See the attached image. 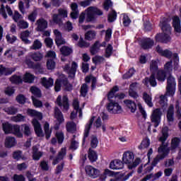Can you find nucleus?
Segmentation results:
<instances>
[{
  "label": "nucleus",
  "instance_id": "39448f33",
  "mask_svg": "<svg viewBox=\"0 0 181 181\" xmlns=\"http://www.w3.org/2000/svg\"><path fill=\"white\" fill-rule=\"evenodd\" d=\"M159 26L164 34L168 35V36L172 35V26H170V23H169V18L163 17L160 21Z\"/></svg>",
  "mask_w": 181,
  "mask_h": 181
},
{
  "label": "nucleus",
  "instance_id": "0eeeda50",
  "mask_svg": "<svg viewBox=\"0 0 181 181\" xmlns=\"http://www.w3.org/2000/svg\"><path fill=\"white\" fill-rule=\"evenodd\" d=\"M162 117V111L159 109H155L151 116V122L154 123V127L156 128V127L159 126V124H160V118Z\"/></svg>",
  "mask_w": 181,
  "mask_h": 181
},
{
  "label": "nucleus",
  "instance_id": "774afa93",
  "mask_svg": "<svg viewBox=\"0 0 181 181\" xmlns=\"http://www.w3.org/2000/svg\"><path fill=\"white\" fill-rule=\"evenodd\" d=\"M58 15L59 16H62V18H67V16H68L67 10L64 8H59Z\"/></svg>",
  "mask_w": 181,
  "mask_h": 181
},
{
  "label": "nucleus",
  "instance_id": "4c0bfd02",
  "mask_svg": "<svg viewBox=\"0 0 181 181\" xmlns=\"http://www.w3.org/2000/svg\"><path fill=\"white\" fill-rule=\"evenodd\" d=\"M73 107L75 111L76 112H78L79 114V117L81 118L83 117V112L81 109L80 108V103H78V100L75 99L73 102Z\"/></svg>",
  "mask_w": 181,
  "mask_h": 181
},
{
  "label": "nucleus",
  "instance_id": "0e129e2a",
  "mask_svg": "<svg viewBox=\"0 0 181 181\" xmlns=\"http://www.w3.org/2000/svg\"><path fill=\"white\" fill-rule=\"evenodd\" d=\"M22 127L23 128L24 134L26 135V136H30V134H32L30 127L28 124H23Z\"/></svg>",
  "mask_w": 181,
  "mask_h": 181
},
{
  "label": "nucleus",
  "instance_id": "9d476101",
  "mask_svg": "<svg viewBox=\"0 0 181 181\" xmlns=\"http://www.w3.org/2000/svg\"><path fill=\"white\" fill-rule=\"evenodd\" d=\"M156 43H169L172 38L170 35L163 33H157L155 36Z\"/></svg>",
  "mask_w": 181,
  "mask_h": 181
},
{
  "label": "nucleus",
  "instance_id": "09e8293b",
  "mask_svg": "<svg viewBox=\"0 0 181 181\" xmlns=\"http://www.w3.org/2000/svg\"><path fill=\"white\" fill-rule=\"evenodd\" d=\"M10 81L13 84H21V83H22V76H17V75H13L10 78Z\"/></svg>",
  "mask_w": 181,
  "mask_h": 181
},
{
  "label": "nucleus",
  "instance_id": "a19ab883",
  "mask_svg": "<svg viewBox=\"0 0 181 181\" xmlns=\"http://www.w3.org/2000/svg\"><path fill=\"white\" fill-rule=\"evenodd\" d=\"M156 78L158 81L163 83V81L166 80V72L163 70L158 71L156 75Z\"/></svg>",
  "mask_w": 181,
  "mask_h": 181
},
{
  "label": "nucleus",
  "instance_id": "69168bd1",
  "mask_svg": "<svg viewBox=\"0 0 181 181\" xmlns=\"http://www.w3.org/2000/svg\"><path fill=\"white\" fill-rule=\"evenodd\" d=\"M150 144H151V142L149 141V139H144L142 141L139 148L141 149H145V148H148Z\"/></svg>",
  "mask_w": 181,
  "mask_h": 181
},
{
  "label": "nucleus",
  "instance_id": "58836bf2",
  "mask_svg": "<svg viewBox=\"0 0 181 181\" xmlns=\"http://www.w3.org/2000/svg\"><path fill=\"white\" fill-rule=\"evenodd\" d=\"M66 129L67 132H71V133L76 132V123H74V122H66Z\"/></svg>",
  "mask_w": 181,
  "mask_h": 181
},
{
  "label": "nucleus",
  "instance_id": "c85d7f7f",
  "mask_svg": "<svg viewBox=\"0 0 181 181\" xmlns=\"http://www.w3.org/2000/svg\"><path fill=\"white\" fill-rule=\"evenodd\" d=\"M29 35H30V32H29L28 30H26L21 34V39L24 42L25 45H30V40L28 39V37H29Z\"/></svg>",
  "mask_w": 181,
  "mask_h": 181
},
{
  "label": "nucleus",
  "instance_id": "bf43d9fd",
  "mask_svg": "<svg viewBox=\"0 0 181 181\" xmlns=\"http://www.w3.org/2000/svg\"><path fill=\"white\" fill-rule=\"evenodd\" d=\"M54 90L57 92L60 91V90H62V75L55 81Z\"/></svg>",
  "mask_w": 181,
  "mask_h": 181
},
{
  "label": "nucleus",
  "instance_id": "338daca9",
  "mask_svg": "<svg viewBox=\"0 0 181 181\" xmlns=\"http://www.w3.org/2000/svg\"><path fill=\"white\" fill-rule=\"evenodd\" d=\"M36 18H37V11L35 10L28 16V21L33 23L36 21Z\"/></svg>",
  "mask_w": 181,
  "mask_h": 181
},
{
  "label": "nucleus",
  "instance_id": "c9c22d12",
  "mask_svg": "<svg viewBox=\"0 0 181 181\" xmlns=\"http://www.w3.org/2000/svg\"><path fill=\"white\" fill-rule=\"evenodd\" d=\"M168 95L166 93L165 95H162L160 96V105L164 108V110H166V107H168Z\"/></svg>",
  "mask_w": 181,
  "mask_h": 181
},
{
  "label": "nucleus",
  "instance_id": "3c124183",
  "mask_svg": "<svg viewBox=\"0 0 181 181\" xmlns=\"http://www.w3.org/2000/svg\"><path fill=\"white\" fill-rule=\"evenodd\" d=\"M150 71L152 74H155V72L158 71V62L155 60H152L150 63Z\"/></svg>",
  "mask_w": 181,
  "mask_h": 181
},
{
  "label": "nucleus",
  "instance_id": "bb28decb",
  "mask_svg": "<svg viewBox=\"0 0 181 181\" xmlns=\"http://www.w3.org/2000/svg\"><path fill=\"white\" fill-rule=\"evenodd\" d=\"M41 83L43 87H45V88H50V87H52L54 81L52 78L47 79L46 78L44 77L41 78Z\"/></svg>",
  "mask_w": 181,
  "mask_h": 181
},
{
  "label": "nucleus",
  "instance_id": "412c9836",
  "mask_svg": "<svg viewBox=\"0 0 181 181\" xmlns=\"http://www.w3.org/2000/svg\"><path fill=\"white\" fill-rule=\"evenodd\" d=\"M156 52L160 54V56H163V57H166L167 59H170L172 57V52L169 49H162L160 47H156Z\"/></svg>",
  "mask_w": 181,
  "mask_h": 181
},
{
  "label": "nucleus",
  "instance_id": "1a4fd4ad",
  "mask_svg": "<svg viewBox=\"0 0 181 181\" xmlns=\"http://www.w3.org/2000/svg\"><path fill=\"white\" fill-rule=\"evenodd\" d=\"M57 104L59 107H63L64 111L69 110V98L67 96L64 95L62 98V95H59L57 98Z\"/></svg>",
  "mask_w": 181,
  "mask_h": 181
},
{
  "label": "nucleus",
  "instance_id": "f8f14e48",
  "mask_svg": "<svg viewBox=\"0 0 181 181\" xmlns=\"http://www.w3.org/2000/svg\"><path fill=\"white\" fill-rule=\"evenodd\" d=\"M110 168L113 170H121V169H124V163L119 159L113 160L110 162Z\"/></svg>",
  "mask_w": 181,
  "mask_h": 181
},
{
  "label": "nucleus",
  "instance_id": "680f3d73",
  "mask_svg": "<svg viewBox=\"0 0 181 181\" xmlns=\"http://www.w3.org/2000/svg\"><path fill=\"white\" fill-rule=\"evenodd\" d=\"M18 26L20 29H28L29 28V23L23 20H21L18 23Z\"/></svg>",
  "mask_w": 181,
  "mask_h": 181
},
{
  "label": "nucleus",
  "instance_id": "72a5a7b5",
  "mask_svg": "<svg viewBox=\"0 0 181 181\" xmlns=\"http://www.w3.org/2000/svg\"><path fill=\"white\" fill-rule=\"evenodd\" d=\"M97 33L94 30H88L85 33V40H88L89 42L95 39Z\"/></svg>",
  "mask_w": 181,
  "mask_h": 181
},
{
  "label": "nucleus",
  "instance_id": "f704fd0d",
  "mask_svg": "<svg viewBox=\"0 0 181 181\" xmlns=\"http://www.w3.org/2000/svg\"><path fill=\"white\" fill-rule=\"evenodd\" d=\"M112 6H114V3L111 0H105L103 4V8L106 12H108L110 9H113Z\"/></svg>",
  "mask_w": 181,
  "mask_h": 181
},
{
  "label": "nucleus",
  "instance_id": "6e6552de",
  "mask_svg": "<svg viewBox=\"0 0 181 181\" xmlns=\"http://www.w3.org/2000/svg\"><path fill=\"white\" fill-rule=\"evenodd\" d=\"M172 26L174 29L175 35L181 33V20L179 16H173L172 17Z\"/></svg>",
  "mask_w": 181,
  "mask_h": 181
},
{
  "label": "nucleus",
  "instance_id": "c756f323",
  "mask_svg": "<svg viewBox=\"0 0 181 181\" xmlns=\"http://www.w3.org/2000/svg\"><path fill=\"white\" fill-rule=\"evenodd\" d=\"M16 145V140L13 137L8 136L5 140L6 148H12Z\"/></svg>",
  "mask_w": 181,
  "mask_h": 181
},
{
  "label": "nucleus",
  "instance_id": "e433bc0d",
  "mask_svg": "<svg viewBox=\"0 0 181 181\" xmlns=\"http://www.w3.org/2000/svg\"><path fill=\"white\" fill-rule=\"evenodd\" d=\"M4 112H6L8 115H15V114L18 113V108L14 106H11L8 107H5L3 109Z\"/></svg>",
  "mask_w": 181,
  "mask_h": 181
},
{
  "label": "nucleus",
  "instance_id": "13d9d810",
  "mask_svg": "<svg viewBox=\"0 0 181 181\" xmlns=\"http://www.w3.org/2000/svg\"><path fill=\"white\" fill-rule=\"evenodd\" d=\"M28 166H29L28 163H22L17 164L16 169L17 170L22 172L23 170H26V169H28Z\"/></svg>",
  "mask_w": 181,
  "mask_h": 181
},
{
  "label": "nucleus",
  "instance_id": "c03bdc74",
  "mask_svg": "<svg viewBox=\"0 0 181 181\" xmlns=\"http://www.w3.org/2000/svg\"><path fill=\"white\" fill-rule=\"evenodd\" d=\"M13 158L16 160H21V159L23 160H26V158L23 156L22 151H14L13 153Z\"/></svg>",
  "mask_w": 181,
  "mask_h": 181
},
{
  "label": "nucleus",
  "instance_id": "393cba45",
  "mask_svg": "<svg viewBox=\"0 0 181 181\" xmlns=\"http://www.w3.org/2000/svg\"><path fill=\"white\" fill-rule=\"evenodd\" d=\"M27 114L30 117H33L34 118H37V119H42L43 118V115L40 112H37L33 109H28Z\"/></svg>",
  "mask_w": 181,
  "mask_h": 181
},
{
  "label": "nucleus",
  "instance_id": "4468645a",
  "mask_svg": "<svg viewBox=\"0 0 181 181\" xmlns=\"http://www.w3.org/2000/svg\"><path fill=\"white\" fill-rule=\"evenodd\" d=\"M143 83L146 87H149V84L151 87H156L158 83L156 82V78H155V74H152L150 77H146L143 81Z\"/></svg>",
  "mask_w": 181,
  "mask_h": 181
},
{
  "label": "nucleus",
  "instance_id": "cd10ccee",
  "mask_svg": "<svg viewBox=\"0 0 181 181\" xmlns=\"http://www.w3.org/2000/svg\"><path fill=\"white\" fill-rule=\"evenodd\" d=\"M11 134H13L18 136V138H22V136H23V134L21 132V126L18 124L13 125Z\"/></svg>",
  "mask_w": 181,
  "mask_h": 181
},
{
  "label": "nucleus",
  "instance_id": "a211bd4d",
  "mask_svg": "<svg viewBox=\"0 0 181 181\" xmlns=\"http://www.w3.org/2000/svg\"><path fill=\"white\" fill-rule=\"evenodd\" d=\"M139 44L140 46H153L155 45V40L151 37H142L139 40Z\"/></svg>",
  "mask_w": 181,
  "mask_h": 181
},
{
  "label": "nucleus",
  "instance_id": "de8ad7c7",
  "mask_svg": "<svg viewBox=\"0 0 181 181\" xmlns=\"http://www.w3.org/2000/svg\"><path fill=\"white\" fill-rule=\"evenodd\" d=\"M143 98L148 107H153V103H152V97H151V95H148L146 93H144L143 94Z\"/></svg>",
  "mask_w": 181,
  "mask_h": 181
},
{
  "label": "nucleus",
  "instance_id": "8fccbe9b",
  "mask_svg": "<svg viewBox=\"0 0 181 181\" xmlns=\"http://www.w3.org/2000/svg\"><path fill=\"white\" fill-rule=\"evenodd\" d=\"M12 127L13 125L8 122L2 124L3 131H4L5 134H11L12 131Z\"/></svg>",
  "mask_w": 181,
  "mask_h": 181
},
{
  "label": "nucleus",
  "instance_id": "79ce46f5",
  "mask_svg": "<svg viewBox=\"0 0 181 181\" xmlns=\"http://www.w3.org/2000/svg\"><path fill=\"white\" fill-rule=\"evenodd\" d=\"M60 52L64 56H70L73 53V49L70 47L63 46L60 49Z\"/></svg>",
  "mask_w": 181,
  "mask_h": 181
},
{
  "label": "nucleus",
  "instance_id": "a18cd8bd",
  "mask_svg": "<svg viewBox=\"0 0 181 181\" xmlns=\"http://www.w3.org/2000/svg\"><path fill=\"white\" fill-rule=\"evenodd\" d=\"M98 158L97 153L94 150L90 148L88 152V159L90 162H95Z\"/></svg>",
  "mask_w": 181,
  "mask_h": 181
},
{
  "label": "nucleus",
  "instance_id": "aec40b11",
  "mask_svg": "<svg viewBox=\"0 0 181 181\" xmlns=\"http://www.w3.org/2000/svg\"><path fill=\"white\" fill-rule=\"evenodd\" d=\"M43 156V152L39 151L37 146H33V160H40Z\"/></svg>",
  "mask_w": 181,
  "mask_h": 181
},
{
  "label": "nucleus",
  "instance_id": "6e6d98bb",
  "mask_svg": "<svg viewBox=\"0 0 181 181\" xmlns=\"http://www.w3.org/2000/svg\"><path fill=\"white\" fill-rule=\"evenodd\" d=\"M88 93V86L86 83L82 84L81 87V95L82 97H86Z\"/></svg>",
  "mask_w": 181,
  "mask_h": 181
},
{
  "label": "nucleus",
  "instance_id": "4be33fe9",
  "mask_svg": "<svg viewBox=\"0 0 181 181\" xmlns=\"http://www.w3.org/2000/svg\"><path fill=\"white\" fill-rule=\"evenodd\" d=\"M62 84L66 91H71L73 90V85L69 83V80L64 75H62Z\"/></svg>",
  "mask_w": 181,
  "mask_h": 181
},
{
  "label": "nucleus",
  "instance_id": "2f4dec72",
  "mask_svg": "<svg viewBox=\"0 0 181 181\" xmlns=\"http://www.w3.org/2000/svg\"><path fill=\"white\" fill-rule=\"evenodd\" d=\"M86 83H90L91 81V90H95L97 86V78L94 76H86L85 78Z\"/></svg>",
  "mask_w": 181,
  "mask_h": 181
},
{
  "label": "nucleus",
  "instance_id": "052dcab7",
  "mask_svg": "<svg viewBox=\"0 0 181 181\" xmlns=\"http://www.w3.org/2000/svg\"><path fill=\"white\" fill-rule=\"evenodd\" d=\"M31 57L35 62H40V60L43 59V54H40V52H36L33 54Z\"/></svg>",
  "mask_w": 181,
  "mask_h": 181
},
{
  "label": "nucleus",
  "instance_id": "dca6fc26",
  "mask_svg": "<svg viewBox=\"0 0 181 181\" xmlns=\"http://www.w3.org/2000/svg\"><path fill=\"white\" fill-rule=\"evenodd\" d=\"M32 124L34 127L36 135H37V136H43V130H42V126H40L39 121H37L36 119H34L32 121Z\"/></svg>",
  "mask_w": 181,
  "mask_h": 181
},
{
  "label": "nucleus",
  "instance_id": "ea45409f",
  "mask_svg": "<svg viewBox=\"0 0 181 181\" xmlns=\"http://www.w3.org/2000/svg\"><path fill=\"white\" fill-rule=\"evenodd\" d=\"M86 21V22H94V21H95V15L94 12H93V9H90V7L88 8Z\"/></svg>",
  "mask_w": 181,
  "mask_h": 181
},
{
  "label": "nucleus",
  "instance_id": "2eb2a0df",
  "mask_svg": "<svg viewBox=\"0 0 181 181\" xmlns=\"http://www.w3.org/2000/svg\"><path fill=\"white\" fill-rule=\"evenodd\" d=\"M37 32H45L47 29V21L41 18L37 21Z\"/></svg>",
  "mask_w": 181,
  "mask_h": 181
},
{
  "label": "nucleus",
  "instance_id": "7c9ffc66",
  "mask_svg": "<svg viewBox=\"0 0 181 181\" xmlns=\"http://www.w3.org/2000/svg\"><path fill=\"white\" fill-rule=\"evenodd\" d=\"M180 138L179 137H174L171 140V149H177L181 147L180 146Z\"/></svg>",
  "mask_w": 181,
  "mask_h": 181
},
{
  "label": "nucleus",
  "instance_id": "473e14b6",
  "mask_svg": "<svg viewBox=\"0 0 181 181\" xmlns=\"http://www.w3.org/2000/svg\"><path fill=\"white\" fill-rule=\"evenodd\" d=\"M124 104H126L127 108L130 110L131 112H135L136 111V105L135 104V102L132 100H124Z\"/></svg>",
  "mask_w": 181,
  "mask_h": 181
},
{
  "label": "nucleus",
  "instance_id": "f03ea898",
  "mask_svg": "<svg viewBox=\"0 0 181 181\" xmlns=\"http://www.w3.org/2000/svg\"><path fill=\"white\" fill-rule=\"evenodd\" d=\"M135 159V155L133 152L126 151L123 153L122 161L128 165L129 169H135L139 163H141V158H136Z\"/></svg>",
  "mask_w": 181,
  "mask_h": 181
},
{
  "label": "nucleus",
  "instance_id": "7ed1b4c3",
  "mask_svg": "<svg viewBox=\"0 0 181 181\" xmlns=\"http://www.w3.org/2000/svg\"><path fill=\"white\" fill-rule=\"evenodd\" d=\"M175 93H176V78L170 76L167 78L165 95L173 97V95H175Z\"/></svg>",
  "mask_w": 181,
  "mask_h": 181
},
{
  "label": "nucleus",
  "instance_id": "37998d69",
  "mask_svg": "<svg viewBox=\"0 0 181 181\" xmlns=\"http://www.w3.org/2000/svg\"><path fill=\"white\" fill-rule=\"evenodd\" d=\"M23 79L25 83H33L35 81V76L30 73H25Z\"/></svg>",
  "mask_w": 181,
  "mask_h": 181
},
{
  "label": "nucleus",
  "instance_id": "20e7f679",
  "mask_svg": "<svg viewBox=\"0 0 181 181\" xmlns=\"http://www.w3.org/2000/svg\"><path fill=\"white\" fill-rule=\"evenodd\" d=\"M106 110H107L110 114H121L122 112V107L115 100L109 102L106 105Z\"/></svg>",
  "mask_w": 181,
  "mask_h": 181
},
{
  "label": "nucleus",
  "instance_id": "423d86ee",
  "mask_svg": "<svg viewBox=\"0 0 181 181\" xmlns=\"http://www.w3.org/2000/svg\"><path fill=\"white\" fill-rule=\"evenodd\" d=\"M77 67H78L77 63L76 62H73L71 63V66H70V64H65L64 66V71L69 74V76L71 77V78H74L76 71H77Z\"/></svg>",
  "mask_w": 181,
  "mask_h": 181
},
{
  "label": "nucleus",
  "instance_id": "f3484780",
  "mask_svg": "<svg viewBox=\"0 0 181 181\" xmlns=\"http://www.w3.org/2000/svg\"><path fill=\"white\" fill-rule=\"evenodd\" d=\"M95 117H93L88 122V123L85 127V131L83 134V142H86V138L88 137L90 134V129H91V127H93V124H94Z\"/></svg>",
  "mask_w": 181,
  "mask_h": 181
},
{
  "label": "nucleus",
  "instance_id": "6ab92c4d",
  "mask_svg": "<svg viewBox=\"0 0 181 181\" xmlns=\"http://www.w3.org/2000/svg\"><path fill=\"white\" fill-rule=\"evenodd\" d=\"M54 117L58 121L59 124L64 122V117H63V113L59 107H55L54 109Z\"/></svg>",
  "mask_w": 181,
  "mask_h": 181
},
{
  "label": "nucleus",
  "instance_id": "b1692460",
  "mask_svg": "<svg viewBox=\"0 0 181 181\" xmlns=\"http://www.w3.org/2000/svg\"><path fill=\"white\" fill-rule=\"evenodd\" d=\"M119 88H118V86H115L109 92V93L107 94V100L109 103L115 101V99L117 98V95L115 96V93H117V91H119Z\"/></svg>",
  "mask_w": 181,
  "mask_h": 181
},
{
  "label": "nucleus",
  "instance_id": "f257e3e1",
  "mask_svg": "<svg viewBox=\"0 0 181 181\" xmlns=\"http://www.w3.org/2000/svg\"><path fill=\"white\" fill-rule=\"evenodd\" d=\"M168 136L169 128H168V127H163L162 136L159 138V141L160 142H162V145H160L158 149V155H157L153 159L151 163V165L144 164V173H149V172L153 169L154 166H156L160 160H163V159H165V158L169 155L170 150L168 148V144H165Z\"/></svg>",
  "mask_w": 181,
  "mask_h": 181
},
{
  "label": "nucleus",
  "instance_id": "49530a36",
  "mask_svg": "<svg viewBox=\"0 0 181 181\" xmlns=\"http://www.w3.org/2000/svg\"><path fill=\"white\" fill-rule=\"evenodd\" d=\"M30 91L32 93V94H33V95L37 97L38 98L42 97V92L40 91V89L36 86H32L30 89Z\"/></svg>",
  "mask_w": 181,
  "mask_h": 181
},
{
  "label": "nucleus",
  "instance_id": "4d7b16f0",
  "mask_svg": "<svg viewBox=\"0 0 181 181\" xmlns=\"http://www.w3.org/2000/svg\"><path fill=\"white\" fill-rule=\"evenodd\" d=\"M44 129L45 132V137L47 139L50 138V135H52V130L49 129V123L46 122L44 125Z\"/></svg>",
  "mask_w": 181,
  "mask_h": 181
},
{
  "label": "nucleus",
  "instance_id": "5701e85b",
  "mask_svg": "<svg viewBox=\"0 0 181 181\" xmlns=\"http://www.w3.org/2000/svg\"><path fill=\"white\" fill-rule=\"evenodd\" d=\"M66 156V148H62L57 156L53 160L52 165H57L60 160H63Z\"/></svg>",
  "mask_w": 181,
  "mask_h": 181
},
{
  "label": "nucleus",
  "instance_id": "ddd939ff",
  "mask_svg": "<svg viewBox=\"0 0 181 181\" xmlns=\"http://www.w3.org/2000/svg\"><path fill=\"white\" fill-rule=\"evenodd\" d=\"M54 34L55 35V43L57 46H62V45H66V40L63 38L62 33L59 30H54Z\"/></svg>",
  "mask_w": 181,
  "mask_h": 181
},
{
  "label": "nucleus",
  "instance_id": "864d4df0",
  "mask_svg": "<svg viewBox=\"0 0 181 181\" xmlns=\"http://www.w3.org/2000/svg\"><path fill=\"white\" fill-rule=\"evenodd\" d=\"M122 22L124 28H128V26L131 25L132 21H131V18H129V16H128V15L124 14L123 16Z\"/></svg>",
  "mask_w": 181,
  "mask_h": 181
},
{
  "label": "nucleus",
  "instance_id": "603ef678",
  "mask_svg": "<svg viewBox=\"0 0 181 181\" xmlns=\"http://www.w3.org/2000/svg\"><path fill=\"white\" fill-rule=\"evenodd\" d=\"M26 117L22 115L21 114H18L16 116L12 117V121L14 122H23Z\"/></svg>",
  "mask_w": 181,
  "mask_h": 181
},
{
  "label": "nucleus",
  "instance_id": "e2e57ef3",
  "mask_svg": "<svg viewBox=\"0 0 181 181\" xmlns=\"http://www.w3.org/2000/svg\"><path fill=\"white\" fill-rule=\"evenodd\" d=\"M56 66V62L52 59H49L47 62V67L48 70H53L54 67Z\"/></svg>",
  "mask_w": 181,
  "mask_h": 181
},
{
  "label": "nucleus",
  "instance_id": "5fc2aeb1",
  "mask_svg": "<svg viewBox=\"0 0 181 181\" xmlns=\"http://www.w3.org/2000/svg\"><path fill=\"white\" fill-rule=\"evenodd\" d=\"M144 32H151L152 30V23L149 21H146L143 24Z\"/></svg>",
  "mask_w": 181,
  "mask_h": 181
},
{
  "label": "nucleus",
  "instance_id": "9b49d317",
  "mask_svg": "<svg viewBox=\"0 0 181 181\" xmlns=\"http://www.w3.org/2000/svg\"><path fill=\"white\" fill-rule=\"evenodd\" d=\"M85 170L86 174L88 175L89 177H92L93 179H95L98 177V176H100V170L91 165H86L85 167Z\"/></svg>",
  "mask_w": 181,
  "mask_h": 181
},
{
  "label": "nucleus",
  "instance_id": "a878e982",
  "mask_svg": "<svg viewBox=\"0 0 181 181\" xmlns=\"http://www.w3.org/2000/svg\"><path fill=\"white\" fill-rule=\"evenodd\" d=\"M118 15L117 11L114 8H111L110 11L107 14V22L109 23H112V22H115L117 21Z\"/></svg>",
  "mask_w": 181,
  "mask_h": 181
}]
</instances>
